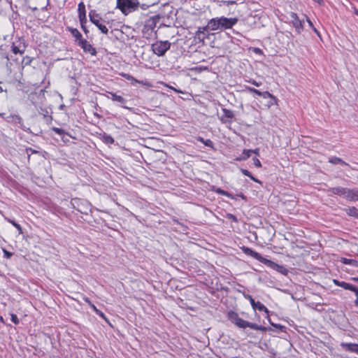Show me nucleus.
Instances as JSON below:
<instances>
[{
  "instance_id": "55",
  "label": "nucleus",
  "mask_w": 358,
  "mask_h": 358,
  "mask_svg": "<svg viewBox=\"0 0 358 358\" xmlns=\"http://www.w3.org/2000/svg\"><path fill=\"white\" fill-rule=\"evenodd\" d=\"M306 21H307V22L308 23L309 26L311 28H313V27H314L313 22H311V20L308 17L306 18Z\"/></svg>"
},
{
  "instance_id": "20",
  "label": "nucleus",
  "mask_w": 358,
  "mask_h": 358,
  "mask_svg": "<svg viewBox=\"0 0 358 358\" xmlns=\"http://www.w3.org/2000/svg\"><path fill=\"white\" fill-rule=\"evenodd\" d=\"M268 96H265L264 99H268L266 104L265 105L267 108H271L272 106L278 105V99L272 94L269 92Z\"/></svg>"
},
{
  "instance_id": "59",
  "label": "nucleus",
  "mask_w": 358,
  "mask_h": 358,
  "mask_svg": "<svg viewBox=\"0 0 358 358\" xmlns=\"http://www.w3.org/2000/svg\"><path fill=\"white\" fill-rule=\"evenodd\" d=\"M45 90H41L40 92H39V95H43L44 96V93H45Z\"/></svg>"
},
{
  "instance_id": "60",
  "label": "nucleus",
  "mask_w": 358,
  "mask_h": 358,
  "mask_svg": "<svg viewBox=\"0 0 358 358\" xmlns=\"http://www.w3.org/2000/svg\"><path fill=\"white\" fill-rule=\"evenodd\" d=\"M85 301L90 306L92 304V302L89 300L87 298H85Z\"/></svg>"
},
{
  "instance_id": "1",
  "label": "nucleus",
  "mask_w": 358,
  "mask_h": 358,
  "mask_svg": "<svg viewBox=\"0 0 358 358\" xmlns=\"http://www.w3.org/2000/svg\"><path fill=\"white\" fill-rule=\"evenodd\" d=\"M238 22V17H217L208 22V27L210 31L226 30L231 29Z\"/></svg>"
},
{
  "instance_id": "63",
  "label": "nucleus",
  "mask_w": 358,
  "mask_h": 358,
  "mask_svg": "<svg viewBox=\"0 0 358 358\" xmlns=\"http://www.w3.org/2000/svg\"><path fill=\"white\" fill-rule=\"evenodd\" d=\"M355 304L358 306V295L357 296V299L355 301Z\"/></svg>"
},
{
  "instance_id": "2",
  "label": "nucleus",
  "mask_w": 358,
  "mask_h": 358,
  "mask_svg": "<svg viewBox=\"0 0 358 358\" xmlns=\"http://www.w3.org/2000/svg\"><path fill=\"white\" fill-rule=\"evenodd\" d=\"M160 17L158 15H154L148 18L143 27V36L147 39L152 38L156 34L155 27Z\"/></svg>"
},
{
  "instance_id": "21",
  "label": "nucleus",
  "mask_w": 358,
  "mask_h": 358,
  "mask_svg": "<svg viewBox=\"0 0 358 358\" xmlns=\"http://www.w3.org/2000/svg\"><path fill=\"white\" fill-rule=\"evenodd\" d=\"M252 308L254 309H257L259 311L265 312L266 313V315H267L266 317L267 318L269 317L268 308L263 303H262L261 302H259V301L256 302L255 303V305L252 306Z\"/></svg>"
},
{
  "instance_id": "4",
  "label": "nucleus",
  "mask_w": 358,
  "mask_h": 358,
  "mask_svg": "<svg viewBox=\"0 0 358 358\" xmlns=\"http://www.w3.org/2000/svg\"><path fill=\"white\" fill-rule=\"evenodd\" d=\"M171 45V43L169 41H159L151 45V50L154 54L162 57L170 49Z\"/></svg>"
},
{
  "instance_id": "53",
  "label": "nucleus",
  "mask_w": 358,
  "mask_h": 358,
  "mask_svg": "<svg viewBox=\"0 0 358 358\" xmlns=\"http://www.w3.org/2000/svg\"><path fill=\"white\" fill-rule=\"evenodd\" d=\"M333 282H334L336 285L339 286V287H341V283H342V282L338 281V280H336V279H334V280H333Z\"/></svg>"
},
{
  "instance_id": "16",
  "label": "nucleus",
  "mask_w": 358,
  "mask_h": 358,
  "mask_svg": "<svg viewBox=\"0 0 358 358\" xmlns=\"http://www.w3.org/2000/svg\"><path fill=\"white\" fill-rule=\"evenodd\" d=\"M52 130L55 132V134H58L63 142L66 143L69 141V138H71L68 133H66L64 129L58 127H52Z\"/></svg>"
},
{
  "instance_id": "24",
  "label": "nucleus",
  "mask_w": 358,
  "mask_h": 358,
  "mask_svg": "<svg viewBox=\"0 0 358 358\" xmlns=\"http://www.w3.org/2000/svg\"><path fill=\"white\" fill-rule=\"evenodd\" d=\"M348 200L352 201H358V189H349Z\"/></svg>"
},
{
  "instance_id": "8",
  "label": "nucleus",
  "mask_w": 358,
  "mask_h": 358,
  "mask_svg": "<svg viewBox=\"0 0 358 358\" xmlns=\"http://www.w3.org/2000/svg\"><path fill=\"white\" fill-rule=\"evenodd\" d=\"M107 93L108 94V95L106 96L108 99H111L113 101L119 103L120 106L124 108L132 110V108H129L125 105L127 101L123 96L113 92H108Z\"/></svg>"
},
{
  "instance_id": "56",
  "label": "nucleus",
  "mask_w": 358,
  "mask_h": 358,
  "mask_svg": "<svg viewBox=\"0 0 358 358\" xmlns=\"http://www.w3.org/2000/svg\"><path fill=\"white\" fill-rule=\"evenodd\" d=\"M124 78H126L127 80H133V79H134V78H133L131 76L128 75V74H125V75H124Z\"/></svg>"
},
{
  "instance_id": "64",
  "label": "nucleus",
  "mask_w": 358,
  "mask_h": 358,
  "mask_svg": "<svg viewBox=\"0 0 358 358\" xmlns=\"http://www.w3.org/2000/svg\"><path fill=\"white\" fill-rule=\"evenodd\" d=\"M352 280H355V281H357L358 282V277L353 278Z\"/></svg>"
},
{
  "instance_id": "38",
  "label": "nucleus",
  "mask_w": 358,
  "mask_h": 358,
  "mask_svg": "<svg viewBox=\"0 0 358 358\" xmlns=\"http://www.w3.org/2000/svg\"><path fill=\"white\" fill-rule=\"evenodd\" d=\"M163 85L166 87H169V89L173 90L174 92H177V93H179V94H183V92L180 90H178L166 83H163Z\"/></svg>"
},
{
  "instance_id": "54",
  "label": "nucleus",
  "mask_w": 358,
  "mask_h": 358,
  "mask_svg": "<svg viewBox=\"0 0 358 358\" xmlns=\"http://www.w3.org/2000/svg\"><path fill=\"white\" fill-rule=\"evenodd\" d=\"M90 307L95 313H98V308L93 303L90 305Z\"/></svg>"
},
{
  "instance_id": "27",
  "label": "nucleus",
  "mask_w": 358,
  "mask_h": 358,
  "mask_svg": "<svg viewBox=\"0 0 358 358\" xmlns=\"http://www.w3.org/2000/svg\"><path fill=\"white\" fill-rule=\"evenodd\" d=\"M259 148H255V149H245L243 150V155H245V157H250V155L252 154H254L255 155H259Z\"/></svg>"
},
{
  "instance_id": "37",
  "label": "nucleus",
  "mask_w": 358,
  "mask_h": 358,
  "mask_svg": "<svg viewBox=\"0 0 358 358\" xmlns=\"http://www.w3.org/2000/svg\"><path fill=\"white\" fill-rule=\"evenodd\" d=\"M78 19H79L80 25L86 24V23H87L86 15L78 16Z\"/></svg>"
},
{
  "instance_id": "15",
  "label": "nucleus",
  "mask_w": 358,
  "mask_h": 358,
  "mask_svg": "<svg viewBox=\"0 0 358 358\" xmlns=\"http://www.w3.org/2000/svg\"><path fill=\"white\" fill-rule=\"evenodd\" d=\"M242 251L249 255L253 257L254 259L259 261L260 262L263 263L266 258L263 257L259 253L252 250L251 248H247V247H243L241 248Z\"/></svg>"
},
{
  "instance_id": "61",
  "label": "nucleus",
  "mask_w": 358,
  "mask_h": 358,
  "mask_svg": "<svg viewBox=\"0 0 358 358\" xmlns=\"http://www.w3.org/2000/svg\"><path fill=\"white\" fill-rule=\"evenodd\" d=\"M354 13L358 16V9L354 7Z\"/></svg>"
},
{
  "instance_id": "50",
  "label": "nucleus",
  "mask_w": 358,
  "mask_h": 358,
  "mask_svg": "<svg viewBox=\"0 0 358 358\" xmlns=\"http://www.w3.org/2000/svg\"><path fill=\"white\" fill-rule=\"evenodd\" d=\"M249 83H250L251 84H252V85H255L257 87H259L261 85L260 83H257L255 80H250Z\"/></svg>"
},
{
  "instance_id": "26",
  "label": "nucleus",
  "mask_w": 358,
  "mask_h": 358,
  "mask_svg": "<svg viewBox=\"0 0 358 358\" xmlns=\"http://www.w3.org/2000/svg\"><path fill=\"white\" fill-rule=\"evenodd\" d=\"M341 262H342L344 264H350L355 267H358V261L355 259H350L347 258H341Z\"/></svg>"
},
{
  "instance_id": "48",
  "label": "nucleus",
  "mask_w": 358,
  "mask_h": 358,
  "mask_svg": "<svg viewBox=\"0 0 358 358\" xmlns=\"http://www.w3.org/2000/svg\"><path fill=\"white\" fill-rule=\"evenodd\" d=\"M245 90L248 92H249L250 93H253V94L255 93V91L256 90L255 88H253V87H245Z\"/></svg>"
},
{
  "instance_id": "28",
  "label": "nucleus",
  "mask_w": 358,
  "mask_h": 358,
  "mask_svg": "<svg viewBox=\"0 0 358 358\" xmlns=\"http://www.w3.org/2000/svg\"><path fill=\"white\" fill-rule=\"evenodd\" d=\"M263 264L275 271H278V268H279L280 266L278 264L267 259H265Z\"/></svg>"
},
{
  "instance_id": "9",
  "label": "nucleus",
  "mask_w": 358,
  "mask_h": 358,
  "mask_svg": "<svg viewBox=\"0 0 358 358\" xmlns=\"http://www.w3.org/2000/svg\"><path fill=\"white\" fill-rule=\"evenodd\" d=\"M78 45H79L85 53H89L92 56L96 55V50L94 48L86 39H83L80 41H78Z\"/></svg>"
},
{
  "instance_id": "5",
  "label": "nucleus",
  "mask_w": 358,
  "mask_h": 358,
  "mask_svg": "<svg viewBox=\"0 0 358 358\" xmlns=\"http://www.w3.org/2000/svg\"><path fill=\"white\" fill-rule=\"evenodd\" d=\"M89 17L90 22L97 27L101 33L104 34H108V29L106 26L101 22L103 19L99 13H98L95 10H91L89 12Z\"/></svg>"
},
{
  "instance_id": "62",
  "label": "nucleus",
  "mask_w": 358,
  "mask_h": 358,
  "mask_svg": "<svg viewBox=\"0 0 358 358\" xmlns=\"http://www.w3.org/2000/svg\"><path fill=\"white\" fill-rule=\"evenodd\" d=\"M148 7V6H147L145 4H142L141 5V8L143 9V10L146 9Z\"/></svg>"
},
{
  "instance_id": "44",
  "label": "nucleus",
  "mask_w": 358,
  "mask_h": 358,
  "mask_svg": "<svg viewBox=\"0 0 358 358\" xmlns=\"http://www.w3.org/2000/svg\"><path fill=\"white\" fill-rule=\"evenodd\" d=\"M14 227L17 229V231H19L20 234L22 233V229L20 224H18L17 223H15Z\"/></svg>"
},
{
  "instance_id": "31",
  "label": "nucleus",
  "mask_w": 358,
  "mask_h": 358,
  "mask_svg": "<svg viewBox=\"0 0 358 358\" xmlns=\"http://www.w3.org/2000/svg\"><path fill=\"white\" fill-rule=\"evenodd\" d=\"M248 327H250L251 329H256V330H260L262 331H265L266 330V328L265 327L259 326L255 323H250V322H248Z\"/></svg>"
},
{
  "instance_id": "58",
  "label": "nucleus",
  "mask_w": 358,
  "mask_h": 358,
  "mask_svg": "<svg viewBox=\"0 0 358 358\" xmlns=\"http://www.w3.org/2000/svg\"><path fill=\"white\" fill-rule=\"evenodd\" d=\"M312 29L317 36H320V33H319V31H317V29L315 27H313Z\"/></svg>"
},
{
  "instance_id": "41",
  "label": "nucleus",
  "mask_w": 358,
  "mask_h": 358,
  "mask_svg": "<svg viewBox=\"0 0 358 358\" xmlns=\"http://www.w3.org/2000/svg\"><path fill=\"white\" fill-rule=\"evenodd\" d=\"M31 62V59L29 57L26 56L23 58L22 62H24L26 64H29Z\"/></svg>"
},
{
  "instance_id": "34",
  "label": "nucleus",
  "mask_w": 358,
  "mask_h": 358,
  "mask_svg": "<svg viewBox=\"0 0 358 358\" xmlns=\"http://www.w3.org/2000/svg\"><path fill=\"white\" fill-rule=\"evenodd\" d=\"M241 171L245 176L250 177L253 181L260 184L262 183L258 179L253 177L248 170L242 169Z\"/></svg>"
},
{
  "instance_id": "32",
  "label": "nucleus",
  "mask_w": 358,
  "mask_h": 358,
  "mask_svg": "<svg viewBox=\"0 0 358 358\" xmlns=\"http://www.w3.org/2000/svg\"><path fill=\"white\" fill-rule=\"evenodd\" d=\"M197 141L203 143L205 145H206L208 147L213 148V143L210 139H207V140L205 141L202 137L199 136L197 138Z\"/></svg>"
},
{
  "instance_id": "45",
  "label": "nucleus",
  "mask_w": 358,
  "mask_h": 358,
  "mask_svg": "<svg viewBox=\"0 0 358 358\" xmlns=\"http://www.w3.org/2000/svg\"><path fill=\"white\" fill-rule=\"evenodd\" d=\"M14 227L17 229V231H19L20 234L22 233V229L20 224H18L17 223H15Z\"/></svg>"
},
{
  "instance_id": "39",
  "label": "nucleus",
  "mask_w": 358,
  "mask_h": 358,
  "mask_svg": "<svg viewBox=\"0 0 358 358\" xmlns=\"http://www.w3.org/2000/svg\"><path fill=\"white\" fill-rule=\"evenodd\" d=\"M252 164L257 168L261 167L262 164L258 158H253Z\"/></svg>"
},
{
  "instance_id": "13",
  "label": "nucleus",
  "mask_w": 358,
  "mask_h": 358,
  "mask_svg": "<svg viewBox=\"0 0 358 358\" xmlns=\"http://www.w3.org/2000/svg\"><path fill=\"white\" fill-rule=\"evenodd\" d=\"M209 30L210 28L208 27V24L205 27H199L195 34V38L203 43L209 36Z\"/></svg>"
},
{
  "instance_id": "12",
  "label": "nucleus",
  "mask_w": 358,
  "mask_h": 358,
  "mask_svg": "<svg viewBox=\"0 0 358 358\" xmlns=\"http://www.w3.org/2000/svg\"><path fill=\"white\" fill-rule=\"evenodd\" d=\"M222 115L220 117V121L224 124H231L233 120L235 117L234 112L231 110L227 109L226 108H222Z\"/></svg>"
},
{
  "instance_id": "47",
  "label": "nucleus",
  "mask_w": 358,
  "mask_h": 358,
  "mask_svg": "<svg viewBox=\"0 0 358 358\" xmlns=\"http://www.w3.org/2000/svg\"><path fill=\"white\" fill-rule=\"evenodd\" d=\"M246 298L249 299L252 306L255 305V303H256V301L253 299V298L251 296H248Z\"/></svg>"
},
{
  "instance_id": "46",
  "label": "nucleus",
  "mask_w": 358,
  "mask_h": 358,
  "mask_svg": "<svg viewBox=\"0 0 358 358\" xmlns=\"http://www.w3.org/2000/svg\"><path fill=\"white\" fill-rule=\"evenodd\" d=\"M14 227L17 229V231H19L20 234L22 233V229L20 224H18L17 223H15Z\"/></svg>"
},
{
  "instance_id": "11",
  "label": "nucleus",
  "mask_w": 358,
  "mask_h": 358,
  "mask_svg": "<svg viewBox=\"0 0 358 358\" xmlns=\"http://www.w3.org/2000/svg\"><path fill=\"white\" fill-rule=\"evenodd\" d=\"M26 45L24 40L18 38L17 41L12 43L11 50L14 54L22 55L25 52Z\"/></svg>"
},
{
  "instance_id": "10",
  "label": "nucleus",
  "mask_w": 358,
  "mask_h": 358,
  "mask_svg": "<svg viewBox=\"0 0 358 358\" xmlns=\"http://www.w3.org/2000/svg\"><path fill=\"white\" fill-rule=\"evenodd\" d=\"M8 122L17 126L24 131L29 129V128L24 125L23 119L19 115H10L8 117Z\"/></svg>"
},
{
  "instance_id": "52",
  "label": "nucleus",
  "mask_w": 358,
  "mask_h": 358,
  "mask_svg": "<svg viewBox=\"0 0 358 358\" xmlns=\"http://www.w3.org/2000/svg\"><path fill=\"white\" fill-rule=\"evenodd\" d=\"M237 196L241 198L242 199L246 201L247 200V198L246 196L243 194V193H239L237 194Z\"/></svg>"
},
{
  "instance_id": "43",
  "label": "nucleus",
  "mask_w": 358,
  "mask_h": 358,
  "mask_svg": "<svg viewBox=\"0 0 358 358\" xmlns=\"http://www.w3.org/2000/svg\"><path fill=\"white\" fill-rule=\"evenodd\" d=\"M80 27H81V29H83V31H84V33L86 35H87L89 34V30L87 29L86 24L80 25Z\"/></svg>"
},
{
  "instance_id": "25",
  "label": "nucleus",
  "mask_w": 358,
  "mask_h": 358,
  "mask_svg": "<svg viewBox=\"0 0 358 358\" xmlns=\"http://www.w3.org/2000/svg\"><path fill=\"white\" fill-rule=\"evenodd\" d=\"M345 211L349 216H352L358 219V208L355 207H349L345 208Z\"/></svg>"
},
{
  "instance_id": "49",
  "label": "nucleus",
  "mask_w": 358,
  "mask_h": 358,
  "mask_svg": "<svg viewBox=\"0 0 358 358\" xmlns=\"http://www.w3.org/2000/svg\"><path fill=\"white\" fill-rule=\"evenodd\" d=\"M329 162L331 163L336 164V163L341 162V160L339 158H334V159H331Z\"/></svg>"
},
{
  "instance_id": "57",
  "label": "nucleus",
  "mask_w": 358,
  "mask_h": 358,
  "mask_svg": "<svg viewBox=\"0 0 358 358\" xmlns=\"http://www.w3.org/2000/svg\"><path fill=\"white\" fill-rule=\"evenodd\" d=\"M6 220L8 222H10V224H12L13 226H14V225L15 224V223H16L14 220H10V219L6 218Z\"/></svg>"
},
{
  "instance_id": "17",
  "label": "nucleus",
  "mask_w": 358,
  "mask_h": 358,
  "mask_svg": "<svg viewBox=\"0 0 358 358\" xmlns=\"http://www.w3.org/2000/svg\"><path fill=\"white\" fill-rule=\"evenodd\" d=\"M349 189L343 187H334L332 189V192L338 196H343L348 200Z\"/></svg>"
},
{
  "instance_id": "23",
  "label": "nucleus",
  "mask_w": 358,
  "mask_h": 358,
  "mask_svg": "<svg viewBox=\"0 0 358 358\" xmlns=\"http://www.w3.org/2000/svg\"><path fill=\"white\" fill-rule=\"evenodd\" d=\"M213 2L216 3L217 5L220 7L222 6H229L236 4V1L232 0H213Z\"/></svg>"
},
{
  "instance_id": "33",
  "label": "nucleus",
  "mask_w": 358,
  "mask_h": 358,
  "mask_svg": "<svg viewBox=\"0 0 358 358\" xmlns=\"http://www.w3.org/2000/svg\"><path fill=\"white\" fill-rule=\"evenodd\" d=\"M102 138H103V142L106 143V144H113L114 143L113 138L110 135H107L105 134L102 136Z\"/></svg>"
},
{
  "instance_id": "36",
  "label": "nucleus",
  "mask_w": 358,
  "mask_h": 358,
  "mask_svg": "<svg viewBox=\"0 0 358 358\" xmlns=\"http://www.w3.org/2000/svg\"><path fill=\"white\" fill-rule=\"evenodd\" d=\"M10 317H11V321L15 324H18L20 321H19V319L17 317V316L14 314V313H11L10 314Z\"/></svg>"
},
{
  "instance_id": "22",
  "label": "nucleus",
  "mask_w": 358,
  "mask_h": 358,
  "mask_svg": "<svg viewBox=\"0 0 358 358\" xmlns=\"http://www.w3.org/2000/svg\"><path fill=\"white\" fill-rule=\"evenodd\" d=\"M341 287L345 289L352 291L355 293L356 296H358V288L355 287L354 285L347 283L345 282H342Z\"/></svg>"
},
{
  "instance_id": "6",
  "label": "nucleus",
  "mask_w": 358,
  "mask_h": 358,
  "mask_svg": "<svg viewBox=\"0 0 358 358\" xmlns=\"http://www.w3.org/2000/svg\"><path fill=\"white\" fill-rule=\"evenodd\" d=\"M228 317L229 320L238 327L243 329L248 327L249 322L241 318L236 313L229 312L228 314Z\"/></svg>"
},
{
  "instance_id": "51",
  "label": "nucleus",
  "mask_w": 358,
  "mask_h": 358,
  "mask_svg": "<svg viewBox=\"0 0 358 358\" xmlns=\"http://www.w3.org/2000/svg\"><path fill=\"white\" fill-rule=\"evenodd\" d=\"M97 315H99L101 317L106 319V316L103 314V312H101L100 310L98 309V313H96Z\"/></svg>"
},
{
  "instance_id": "42",
  "label": "nucleus",
  "mask_w": 358,
  "mask_h": 358,
  "mask_svg": "<svg viewBox=\"0 0 358 358\" xmlns=\"http://www.w3.org/2000/svg\"><path fill=\"white\" fill-rule=\"evenodd\" d=\"M35 152L34 150H33L31 148H26V153L28 155V157H30L31 155L34 154Z\"/></svg>"
},
{
  "instance_id": "7",
  "label": "nucleus",
  "mask_w": 358,
  "mask_h": 358,
  "mask_svg": "<svg viewBox=\"0 0 358 358\" xmlns=\"http://www.w3.org/2000/svg\"><path fill=\"white\" fill-rule=\"evenodd\" d=\"M290 22L297 34H301L303 31V21L299 20L296 13L292 12L289 14Z\"/></svg>"
},
{
  "instance_id": "14",
  "label": "nucleus",
  "mask_w": 358,
  "mask_h": 358,
  "mask_svg": "<svg viewBox=\"0 0 358 358\" xmlns=\"http://www.w3.org/2000/svg\"><path fill=\"white\" fill-rule=\"evenodd\" d=\"M242 251L249 255L253 257L254 259L259 261L260 262L263 263L266 258L263 257L259 253L252 250L251 248H247V247H243L241 248Z\"/></svg>"
},
{
  "instance_id": "30",
  "label": "nucleus",
  "mask_w": 358,
  "mask_h": 358,
  "mask_svg": "<svg viewBox=\"0 0 358 358\" xmlns=\"http://www.w3.org/2000/svg\"><path fill=\"white\" fill-rule=\"evenodd\" d=\"M214 191L218 194H222V195H224L231 199H235L236 198L231 194H229V192L223 190V189H221L220 188H216V189H214Z\"/></svg>"
},
{
  "instance_id": "19",
  "label": "nucleus",
  "mask_w": 358,
  "mask_h": 358,
  "mask_svg": "<svg viewBox=\"0 0 358 358\" xmlns=\"http://www.w3.org/2000/svg\"><path fill=\"white\" fill-rule=\"evenodd\" d=\"M68 31L71 33L76 40L75 41L78 43V41H80L84 39L80 32L76 29L73 27H67Z\"/></svg>"
},
{
  "instance_id": "3",
  "label": "nucleus",
  "mask_w": 358,
  "mask_h": 358,
  "mask_svg": "<svg viewBox=\"0 0 358 358\" xmlns=\"http://www.w3.org/2000/svg\"><path fill=\"white\" fill-rule=\"evenodd\" d=\"M138 7V3L133 0H117V8L125 15L137 10Z\"/></svg>"
},
{
  "instance_id": "29",
  "label": "nucleus",
  "mask_w": 358,
  "mask_h": 358,
  "mask_svg": "<svg viewBox=\"0 0 358 358\" xmlns=\"http://www.w3.org/2000/svg\"><path fill=\"white\" fill-rule=\"evenodd\" d=\"M78 16L86 15V9L85 3L81 1L78 5Z\"/></svg>"
},
{
  "instance_id": "40",
  "label": "nucleus",
  "mask_w": 358,
  "mask_h": 358,
  "mask_svg": "<svg viewBox=\"0 0 358 358\" xmlns=\"http://www.w3.org/2000/svg\"><path fill=\"white\" fill-rule=\"evenodd\" d=\"M278 272L282 273V274H287V270L282 266H279V268H278Z\"/></svg>"
},
{
  "instance_id": "18",
  "label": "nucleus",
  "mask_w": 358,
  "mask_h": 358,
  "mask_svg": "<svg viewBox=\"0 0 358 358\" xmlns=\"http://www.w3.org/2000/svg\"><path fill=\"white\" fill-rule=\"evenodd\" d=\"M341 346L349 352H355L358 354V344L341 343Z\"/></svg>"
},
{
  "instance_id": "35",
  "label": "nucleus",
  "mask_w": 358,
  "mask_h": 358,
  "mask_svg": "<svg viewBox=\"0 0 358 358\" xmlns=\"http://www.w3.org/2000/svg\"><path fill=\"white\" fill-rule=\"evenodd\" d=\"M255 94H257V96H262L263 98H264L265 96H270L269 95V92L268 91H265V92H260L259 90H257L255 91Z\"/></svg>"
}]
</instances>
